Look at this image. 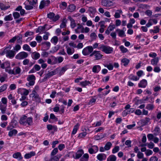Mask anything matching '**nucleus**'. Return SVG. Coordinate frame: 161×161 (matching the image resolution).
<instances>
[{"label":"nucleus","instance_id":"37","mask_svg":"<svg viewBox=\"0 0 161 161\" xmlns=\"http://www.w3.org/2000/svg\"><path fill=\"white\" fill-rule=\"evenodd\" d=\"M112 146V144L110 142H107L104 147L106 150H108Z\"/></svg>","mask_w":161,"mask_h":161},{"label":"nucleus","instance_id":"62","mask_svg":"<svg viewBox=\"0 0 161 161\" xmlns=\"http://www.w3.org/2000/svg\"><path fill=\"white\" fill-rule=\"evenodd\" d=\"M104 66L105 67L107 68L109 70H112L113 69L114 67L113 65L111 64L106 65Z\"/></svg>","mask_w":161,"mask_h":161},{"label":"nucleus","instance_id":"11","mask_svg":"<svg viewBox=\"0 0 161 161\" xmlns=\"http://www.w3.org/2000/svg\"><path fill=\"white\" fill-rule=\"evenodd\" d=\"M7 105L5 104H3L0 103V110L1 111L2 114H6L9 115L10 114V113L9 112H6Z\"/></svg>","mask_w":161,"mask_h":161},{"label":"nucleus","instance_id":"15","mask_svg":"<svg viewBox=\"0 0 161 161\" xmlns=\"http://www.w3.org/2000/svg\"><path fill=\"white\" fill-rule=\"evenodd\" d=\"M97 158L100 161H102L106 159V155L104 153H99L97 156Z\"/></svg>","mask_w":161,"mask_h":161},{"label":"nucleus","instance_id":"8","mask_svg":"<svg viewBox=\"0 0 161 161\" xmlns=\"http://www.w3.org/2000/svg\"><path fill=\"white\" fill-rule=\"evenodd\" d=\"M28 56V54L25 52H22L19 53L15 56V58L18 59H22L26 58Z\"/></svg>","mask_w":161,"mask_h":161},{"label":"nucleus","instance_id":"22","mask_svg":"<svg viewBox=\"0 0 161 161\" xmlns=\"http://www.w3.org/2000/svg\"><path fill=\"white\" fill-rule=\"evenodd\" d=\"M76 8V7L74 4H71L68 6L67 10L68 12H72L75 11Z\"/></svg>","mask_w":161,"mask_h":161},{"label":"nucleus","instance_id":"25","mask_svg":"<svg viewBox=\"0 0 161 161\" xmlns=\"http://www.w3.org/2000/svg\"><path fill=\"white\" fill-rule=\"evenodd\" d=\"M46 28V25L43 26H40L38 27V28L36 29V33L40 32L42 33L45 31Z\"/></svg>","mask_w":161,"mask_h":161},{"label":"nucleus","instance_id":"28","mask_svg":"<svg viewBox=\"0 0 161 161\" xmlns=\"http://www.w3.org/2000/svg\"><path fill=\"white\" fill-rule=\"evenodd\" d=\"M68 19H69L71 21V26L72 28H74L76 26V24L74 20L70 16H69L68 17Z\"/></svg>","mask_w":161,"mask_h":161},{"label":"nucleus","instance_id":"60","mask_svg":"<svg viewBox=\"0 0 161 161\" xmlns=\"http://www.w3.org/2000/svg\"><path fill=\"white\" fill-rule=\"evenodd\" d=\"M21 46L19 44L16 45L14 47V50L15 52H17L19 50H20L21 49Z\"/></svg>","mask_w":161,"mask_h":161},{"label":"nucleus","instance_id":"24","mask_svg":"<svg viewBox=\"0 0 161 161\" xmlns=\"http://www.w3.org/2000/svg\"><path fill=\"white\" fill-rule=\"evenodd\" d=\"M122 11L121 9L117 10L114 15V17L116 18H119L120 17L121 14H122Z\"/></svg>","mask_w":161,"mask_h":161},{"label":"nucleus","instance_id":"54","mask_svg":"<svg viewBox=\"0 0 161 161\" xmlns=\"http://www.w3.org/2000/svg\"><path fill=\"white\" fill-rule=\"evenodd\" d=\"M147 145V147L150 149L153 148L154 146V144L152 142H150L149 143L145 144L144 146H146Z\"/></svg>","mask_w":161,"mask_h":161},{"label":"nucleus","instance_id":"45","mask_svg":"<svg viewBox=\"0 0 161 161\" xmlns=\"http://www.w3.org/2000/svg\"><path fill=\"white\" fill-rule=\"evenodd\" d=\"M47 128L49 130H56L57 128L56 126H53L51 125H47Z\"/></svg>","mask_w":161,"mask_h":161},{"label":"nucleus","instance_id":"30","mask_svg":"<svg viewBox=\"0 0 161 161\" xmlns=\"http://www.w3.org/2000/svg\"><path fill=\"white\" fill-rule=\"evenodd\" d=\"M32 95H33V97H34L35 100L38 103L41 102V98L39 97V95L37 94L32 93Z\"/></svg>","mask_w":161,"mask_h":161},{"label":"nucleus","instance_id":"17","mask_svg":"<svg viewBox=\"0 0 161 161\" xmlns=\"http://www.w3.org/2000/svg\"><path fill=\"white\" fill-rule=\"evenodd\" d=\"M101 70V67L99 65H96L94 66L92 69V71L93 72L96 73H98Z\"/></svg>","mask_w":161,"mask_h":161},{"label":"nucleus","instance_id":"2","mask_svg":"<svg viewBox=\"0 0 161 161\" xmlns=\"http://www.w3.org/2000/svg\"><path fill=\"white\" fill-rule=\"evenodd\" d=\"M37 3V0H27L24 3L25 8L27 10L32 9Z\"/></svg>","mask_w":161,"mask_h":161},{"label":"nucleus","instance_id":"43","mask_svg":"<svg viewBox=\"0 0 161 161\" xmlns=\"http://www.w3.org/2000/svg\"><path fill=\"white\" fill-rule=\"evenodd\" d=\"M67 52L68 55H71L74 52V49H72L69 47L67 48Z\"/></svg>","mask_w":161,"mask_h":161},{"label":"nucleus","instance_id":"48","mask_svg":"<svg viewBox=\"0 0 161 161\" xmlns=\"http://www.w3.org/2000/svg\"><path fill=\"white\" fill-rule=\"evenodd\" d=\"M134 151L136 153H138L137 156L139 158H141V153L140 152L139 149L138 148V147H136L134 148Z\"/></svg>","mask_w":161,"mask_h":161},{"label":"nucleus","instance_id":"61","mask_svg":"<svg viewBox=\"0 0 161 161\" xmlns=\"http://www.w3.org/2000/svg\"><path fill=\"white\" fill-rule=\"evenodd\" d=\"M91 147H92V148H93V150L94 151L95 153H96L98 150V148L97 146H93L92 145V146H91Z\"/></svg>","mask_w":161,"mask_h":161},{"label":"nucleus","instance_id":"10","mask_svg":"<svg viewBox=\"0 0 161 161\" xmlns=\"http://www.w3.org/2000/svg\"><path fill=\"white\" fill-rule=\"evenodd\" d=\"M137 75L138 76H135L133 74H131L128 76V78L130 80L137 81L139 80L140 77L141 76V70L138 71L137 72Z\"/></svg>","mask_w":161,"mask_h":161},{"label":"nucleus","instance_id":"39","mask_svg":"<svg viewBox=\"0 0 161 161\" xmlns=\"http://www.w3.org/2000/svg\"><path fill=\"white\" fill-rule=\"evenodd\" d=\"M90 81L87 80H85L83 81L80 82V85L82 86L85 87L87 85H88L90 84Z\"/></svg>","mask_w":161,"mask_h":161},{"label":"nucleus","instance_id":"29","mask_svg":"<svg viewBox=\"0 0 161 161\" xmlns=\"http://www.w3.org/2000/svg\"><path fill=\"white\" fill-rule=\"evenodd\" d=\"M89 155L88 153L84 154L80 158V161H88L89 158Z\"/></svg>","mask_w":161,"mask_h":161},{"label":"nucleus","instance_id":"27","mask_svg":"<svg viewBox=\"0 0 161 161\" xmlns=\"http://www.w3.org/2000/svg\"><path fill=\"white\" fill-rule=\"evenodd\" d=\"M150 119L148 118H146L142 120V126L148 124L149 122Z\"/></svg>","mask_w":161,"mask_h":161},{"label":"nucleus","instance_id":"47","mask_svg":"<svg viewBox=\"0 0 161 161\" xmlns=\"http://www.w3.org/2000/svg\"><path fill=\"white\" fill-rule=\"evenodd\" d=\"M7 87V85L5 84L0 87V93L3 92L6 90Z\"/></svg>","mask_w":161,"mask_h":161},{"label":"nucleus","instance_id":"50","mask_svg":"<svg viewBox=\"0 0 161 161\" xmlns=\"http://www.w3.org/2000/svg\"><path fill=\"white\" fill-rule=\"evenodd\" d=\"M119 48L121 51L123 53H125L128 51V50L123 46H120Z\"/></svg>","mask_w":161,"mask_h":161},{"label":"nucleus","instance_id":"57","mask_svg":"<svg viewBox=\"0 0 161 161\" xmlns=\"http://www.w3.org/2000/svg\"><path fill=\"white\" fill-rule=\"evenodd\" d=\"M147 85V81L146 80L143 79L142 80V87L145 88Z\"/></svg>","mask_w":161,"mask_h":161},{"label":"nucleus","instance_id":"63","mask_svg":"<svg viewBox=\"0 0 161 161\" xmlns=\"http://www.w3.org/2000/svg\"><path fill=\"white\" fill-rule=\"evenodd\" d=\"M154 137V136L152 134H149L147 135V137L148 140L149 141L153 139Z\"/></svg>","mask_w":161,"mask_h":161},{"label":"nucleus","instance_id":"18","mask_svg":"<svg viewBox=\"0 0 161 161\" xmlns=\"http://www.w3.org/2000/svg\"><path fill=\"white\" fill-rule=\"evenodd\" d=\"M36 154L35 152L32 151L29 153H27L25 154L24 156V158L26 159H29L32 156H34Z\"/></svg>","mask_w":161,"mask_h":161},{"label":"nucleus","instance_id":"19","mask_svg":"<svg viewBox=\"0 0 161 161\" xmlns=\"http://www.w3.org/2000/svg\"><path fill=\"white\" fill-rule=\"evenodd\" d=\"M159 60V58L158 57H156L152 59L151 61V64L153 66H157Z\"/></svg>","mask_w":161,"mask_h":161},{"label":"nucleus","instance_id":"12","mask_svg":"<svg viewBox=\"0 0 161 161\" xmlns=\"http://www.w3.org/2000/svg\"><path fill=\"white\" fill-rule=\"evenodd\" d=\"M17 123V122L15 120H13L7 127V130H12L13 128L15 127L16 126Z\"/></svg>","mask_w":161,"mask_h":161},{"label":"nucleus","instance_id":"58","mask_svg":"<svg viewBox=\"0 0 161 161\" xmlns=\"http://www.w3.org/2000/svg\"><path fill=\"white\" fill-rule=\"evenodd\" d=\"M13 15L14 19H16L20 17L19 14L17 12H14L13 13Z\"/></svg>","mask_w":161,"mask_h":161},{"label":"nucleus","instance_id":"26","mask_svg":"<svg viewBox=\"0 0 161 161\" xmlns=\"http://www.w3.org/2000/svg\"><path fill=\"white\" fill-rule=\"evenodd\" d=\"M121 64L124 66H126L129 63L130 60L127 58H125L121 59Z\"/></svg>","mask_w":161,"mask_h":161},{"label":"nucleus","instance_id":"21","mask_svg":"<svg viewBox=\"0 0 161 161\" xmlns=\"http://www.w3.org/2000/svg\"><path fill=\"white\" fill-rule=\"evenodd\" d=\"M116 31L118 33L119 36L123 37L125 36V32L123 30L117 29L116 30Z\"/></svg>","mask_w":161,"mask_h":161},{"label":"nucleus","instance_id":"49","mask_svg":"<svg viewBox=\"0 0 161 161\" xmlns=\"http://www.w3.org/2000/svg\"><path fill=\"white\" fill-rule=\"evenodd\" d=\"M88 11L92 14H94L96 11V8L93 7H89Z\"/></svg>","mask_w":161,"mask_h":161},{"label":"nucleus","instance_id":"6","mask_svg":"<svg viewBox=\"0 0 161 161\" xmlns=\"http://www.w3.org/2000/svg\"><path fill=\"white\" fill-rule=\"evenodd\" d=\"M57 72V69L51 71H48L47 73L45 74V76L42 80V82L45 81L50 77L56 75Z\"/></svg>","mask_w":161,"mask_h":161},{"label":"nucleus","instance_id":"23","mask_svg":"<svg viewBox=\"0 0 161 161\" xmlns=\"http://www.w3.org/2000/svg\"><path fill=\"white\" fill-rule=\"evenodd\" d=\"M31 56L33 59L35 60H36L40 58V54L39 53L35 52L32 54Z\"/></svg>","mask_w":161,"mask_h":161},{"label":"nucleus","instance_id":"20","mask_svg":"<svg viewBox=\"0 0 161 161\" xmlns=\"http://www.w3.org/2000/svg\"><path fill=\"white\" fill-rule=\"evenodd\" d=\"M13 157L15 158H17L19 160H21L23 158L20 153L18 152L14 153L13 155Z\"/></svg>","mask_w":161,"mask_h":161},{"label":"nucleus","instance_id":"5","mask_svg":"<svg viewBox=\"0 0 161 161\" xmlns=\"http://www.w3.org/2000/svg\"><path fill=\"white\" fill-rule=\"evenodd\" d=\"M26 80L29 82L26 83L25 85L26 86L29 87L30 86H32L34 85L36 77L33 75H29L27 77Z\"/></svg>","mask_w":161,"mask_h":161},{"label":"nucleus","instance_id":"46","mask_svg":"<svg viewBox=\"0 0 161 161\" xmlns=\"http://www.w3.org/2000/svg\"><path fill=\"white\" fill-rule=\"evenodd\" d=\"M10 64H8V66L7 67H6L5 68V71L7 72H8L9 74L10 75H12V70L10 69Z\"/></svg>","mask_w":161,"mask_h":161},{"label":"nucleus","instance_id":"7","mask_svg":"<svg viewBox=\"0 0 161 161\" xmlns=\"http://www.w3.org/2000/svg\"><path fill=\"white\" fill-rule=\"evenodd\" d=\"M93 51V48L92 46H88L82 50V53L83 55L86 56L92 53Z\"/></svg>","mask_w":161,"mask_h":161},{"label":"nucleus","instance_id":"9","mask_svg":"<svg viewBox=\"0 0 161 161\" xmlns=\"http://www.w3.org/2000/svg\"><path fill=\"white\" fill-rule=\"evenodd\" d=\"M47 18L52 20L53 21L55 22L58 19L59 16L58 15H55L53 12H50L47 14Z\"/></svg>","mask_w":161,"mask_h":161},{"label":"nucleus","instance_id":"3","mask_svg":"<svg viewBox=\"0 0 161 161\" xmlns=\"http://www.w3.org/2000/svg\"><path fill=\"white\" fill-rule=\"evenodd\" d=\"M98 49L107 54L112 53L113 52V47L105 45L103 44L100 45L98 47Z\"/></svg>","mask_w":161,"mask_h":161},{"label":"nucleus","instance_id":"31","mask_svg":"<svg viewBox=\"0 0 161 161\" xmlns=\"http://www.w3.org/2000/svg\"><path fill=\"white\" fill-rule=\"evenodd\" d=\"M18 131L17 130L15 129H13L10 130L8 132V135L9 136L12 137L13 135H15L17 133Z\"/></svg>","mask_w":161,"mask_h":161},{"label":"nucleus","instance_id":"1","mask_svg":"<svg viewBox=\"0 0 161 161\" xmlns=\"http://www.w3.org/2000/svg\"><path fill=\"white\" fill-rule=\"evenodd\" d=\"M19 123L24 126H26L27 125L28 126L31 125L33 123V118L31 117H27L25 115H23L20 118Z\"/></svg>","mask_w":161,"mask_h":161},{"label":"nucleus","instance_id":"36","mask_svg":"<svg viewBox=\"0 0 161 161\" xmlns=\"http://www.w3.org/2000/svg\"><path fill=\"white\" fill-rule=\"evenodd\" d=\"M92 145V144L90 143L87 147L88 148V152L91 154L95 153L94 151L93 150V148H92V147H91V146Z\"/></svg>","mask_w":161,"mask_h":161},{"label":"nucleus","instance_id":"14","mask_svg":"<svg viewBox=\"0 0 161 161\" xmlns=\"http://www.w3.org/2000/svg\"><path fill=\"white\" fill-rule=\"evenodd\" d=\"M21 71V69L19 67H15L12 70V75H16L19 74L20 73Z\"/></svg>","mask_w":161,"mask_h":161},{"label":"nucleus","instance_id":"55","mask_svg":"<svg viewBox=\"0 0 161 161\" xmlns=\"http://www.w3.org/2000/svg\"><path fill=\"white\" fill-rule=\"evenodd\" d=\"M7 99L5 97H2L1 99V101L0 103L3 104H5L7 105Z\"/></svg>","mask_w":161,"mask_h":161},{"label":"nucleus","instance_id":"53","mask_svg":"<svg viewBox=\"0 0 161 161\" xmlns=\"http://www.w3.org/2000/svg\"><path fill=\"white\" fill-rule=\"evenodd\" d=\"M67 6V3L65 2H62L59 5L60 8L63 9H65L66 8Z\"/></svg>","mask_w":161,"mask_h":161},{"label":"nucleus","instance_id":"40","mask_svg":"<svg viewBox=\"0 0 161 161\" xmlns=\"http://www.w3.org/2000/svg\"><path fill=\"white\" fill-rule=\"evenodd\" d=\"M79 126V124L78 123L74 126V129L72 132V135H74L76 133Z\"/></svg>","mask_w":161,"mask_h":161},{"label":"nucleus","instance_id":"59","mask_svg":"<svg viewBox=\"0 0 161 161\" xmlns=\"http://www.w3.org/2000/svg\"><path fill=\"white\" fill-rule=\"evenodd\" d=\"M119 149V147L118 146L115 147L112 150V153H115L118 152Z\"/></svg>","mask_w":161,"mask_h":161},{"label":"nucleus","instance_id":"32","mask_svg":"<svg viewBox=\"0 0 161 161\" xmlns=\"http://www.w3.org/2000/svg\"><path fill=\"white\" fill-rule=\"evenodd\" d=\"M10 8L9 6H6L4 3H0V8L2 10H5Z\"/></svg>","mask_w":161,"mask_h":161},{"label":"nucleus","instance_id":"35","mask_svg":"<svg viewBox=\"0 0 161 161\" xmlns=\"http://www.w3.org/2000/svg\"><path fill=\"white\" fill-rule=\"evenodd\" d=\"M116 159V157L114 155H110L107 159V161H115Z\"/></svg>","mask_w":161,"mask_h":161},{"label":"nucleus","instance_id":"64","mask_svg":"<svg viewBox=\"0 0 161 161\" xmlns=\"http://www.w3.org/2000/svg\"><path fill=\"white\" fill-rule=\"evenodd\" d=\"M36 40L38 42L40 43L42 40V38L41 36H37L36 37Z\"/></svg>","mask_w":161,"mask_h":161},{"label":"nucleus","instance_id":"16","mask_svg":"<svg viewBox=\"0 0 161 161\" xmlns=\"http://www.w3.org/2000/svg\"><path fill=\"white\" fill-rule=\"evenodd\" d=\"M84 151L82 149L78 150L76 153L75 158L77 159L80 158L84 154Z\"/></svg>","mask_w":161,"mask_h":161},{"label":"nucleus","instance_id":"51","mask_svg":"<svg viewBox=\"0 0 161 161\" xmlns=\"http://www.w3.org/2000/svg\"><path fill=\"white\" fill-rule=\"evenodd\" d=\"M34 34V32L28 31H26L25 34L24 36L25 37H28L29 36H33Z\"/></svg>","mask_w":161,"mask_h":161},{"label":"nucleus","instance_id":"34","mask_svg":"<svg viewBox=\"0 0 161 161\" xmlns=\"http://www.w3.org/2000/svg\"><path fill=\"white\" fill-rule=\"evenodd\" d=\"M58 39L57 36H53L51 39V42L54 45H56L58 42Z\"/></svg>","mask_w":161,"mask_h":161},{"label":"nucleus","instance_id":"56","mask_svg":"<svg viewBox=\"0 0 161 161\" xmlns=\"http://www.w3.org/2000/svg\"><path fill=\"white\" fill-rule=\"evenodd\" d=\"M90 36L92 40H95L96 39L97 36L95 33H92L90 34Z\"/></svg>","mask_w":161,"mask_h":161},{"label":"nucleus","instance_id":"44","mask_svg":"<svg viewBox=\"0 0 161 161\" xmlns=\"http://www.w3.org/2000/svg\"><path fill=\"white\" fill-rule=\"evenodd\" d=\"M90 29L88 27H86L85 28H84L83 27H82L81 32L83 33H87L90 31Z\"/></svg>","mask_w":161,"mask_h":161},{"label":"nucleus","instance_id":"41","mask_svg":"<svg viewBox=\"0 0 161 161\" xmlns=\"http://www.w3.org/2000/svg\"><path fill=\"white\" fill-rule=\"evenodd\" d=\"M136 105L138 106L141 104V100L139 99L138 97H136L133 100Z\"/></svg>","mask_w":161,"mask_h":161},{"label":"nucleus","instance_id":"38","mask_svg":"<svg viewBox=\"0 0 161 161\" xmlns=\"http://www.w3.org/2000/svg\"><path fill=\"white\" fill-rule=\"evenodd\" d=\"M5 21H11L13 19V17L11 14L5 16L4 19Z\"/></svg>","mask_w":161,"mask_h":161},{"label":"nucleus","instance_id":"33","mask_svg":"<svg viewBox=\"0 0 161 161\" xmlns=\"http://www.w3.org/2000/svg\"><path fill=\"white\" fill-rule=\"evenodd\" d=\"M105 136L104 134H101L99 135H97L94 136V139L96 140H98L103 138Z\"/></svg>","mask_w":161,"mask_h":161},{"label":"nucleus","instance_id":"42","mask_svg":"<svg viewBox=\"0 0 161 161\" xmlns=\"http://www.w3.org/2000/svg\"><path fill=\"white\" fill-rule=\"evenodd\" d=\"M67 68L66 66H64L63 67L60 71V72L59 73V75L60 76L63 74L67 70Z\"/></svg>","mask_w":161,"mask_h":161},{"label":"nucleus","instance_id":"4","mask_svg":"<svg viewBox=\"0 0 161 161\" xmlns=\"http://www.w3.org/2000/svg\"><path fill=\"white\" fill-rule=\"evenodd\" d=\"M11 48V47H7L4 50L3 52L6 54V56L10 58H12L14 57L16 53L14 51L10 50Z\"/></svg>","mask_w":161,"mask_h":161},{"label":"nucleus","instance_id":"52","mask_svg":"<svg viewBox=\"0 0 161 161\" xmlns=\"http://www.w3.org/2000/svg\"><path fill=\"white\" fill-rule=\"evenodd\" d=\"M23 48L25 50L28 51H31V49L29 46L27 44H24L23 47Z\"/></svg>","mask_w":161,"mask_h":161},{"label":"nucleus","instance_id":"13","mask_svg":"<svg viewBox=\"0 0 161 161\" xmlns=\"http://www.w3.org/2000/svg\"><path fill=\"white\" fill-rule=\"evenodd\" d=\"M94 57L96 60H99L102 58L103 55L101 54L100 51L95 50Z\"/></svg>","mask_w":161,"mask_h":161}]
</instances>
